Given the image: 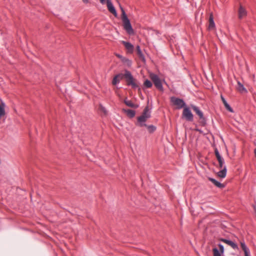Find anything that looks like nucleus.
<instances>
[{
  "mask_svg": "<svg viewBox=\"0 0 256 256\" xmlns=\"http://www.w3.org/2000/svg\"><path fill=\"white\" fill-rule=\"evenodd\" d=\"M150 117L151 111L149 107L146 106L144 108L142 115L138 118L136 126L140 127L146 126L147 124L145 122Z\"/></svg>",
  "mask_w": 256,
  "mask_h": 256,
  "instance_id": "f257e3e1",
  "label": "nucleus"
},
{
  "mask_svg": "<svg viewBox=\"0 0 256 256\" xmlns=\"http://www.w3.org/2000/svg\"><path fill=\"white\" fill-rule=\"evenodd\" d=\"M124 78H125L127 86H131L134 89L138 88L139 90H140V88L137 84L136 80L134 78L132 74L129 70H124Z\"/></svg>",
  "mask_w": 256,
  "mask_h": 256,
  "instance_id": "f03ea898",
  "label": "nucleus"
},
{
  "mask_svg": "<svg viewBox=\"0 0 256 256\" xmlns=\"http://www.w3.org/2000/svg\"><path fill=\"white\" fill-rule=\"evenodd\" d=\"M120 9L122 11V20L123 22L124 28L129 34H134V32L130 20L128 18L124 9L122 6H120Z\"/></svg>",
  "mask_w": 256,
  "mask_h": 256,
  "instance_id": "7ed1b4c3",
  "label": "nucleus"
},
{
  "mask_svg": "<svg viewBox=\"0 0 256 256\" xmlns=\"http://www.w3.org/2000/svg\"><path fill=\"white\" fill-rule=\"evenodd\" d=\"M170 101L172 105L176 106V108L178 110L186 108V104L184 101L182 99L176 96H172L170 98Z\"/></svg>",
  "mask_w": 256,
  "mask_h": 256,
  "instance_id": "20e7f679",
  "label": "nucleus"
},
{
  "mask_svg": "<svg viewBox=\"0 0 256 256\" xmlns=\"http://www.w3.org/2000/svg\"><path fill=\"white\" fill-rule=\"evenodd\" d=\"M192 108L196 114L199 116V122L202 126H205L206 124V120L202 112L200 109V108L196 106H192Z\"/></svg>",
  "mask_w": 256,
  "mask_h": 256,
  "instance_id": "39448f33",
  "label": "nucleus"
},
{
  "mask_svg": "<svg viewBox=\"0 0 256 256\" xmlns=\"http://www.w3.org/2000/svg\"><path fill=\"white\" fill-rule=\"evenodd\" d=\"M150 78L152 81L156 88L160 92L164 91V88L162 81L158 75L152 74H150Z\"/></svg>",
  "mask_w": 256,
  "mask_h": 256,
  "instance_id": "423d86ee",
  "label": "nucleus"
},
{
  "mask_svg": "<svg viewBox=\"0 0 256 256\" xmlns=\"http://www.w3.org/2000/svg\"><path fill=\"white\" fill-rule=\"evenodd\" d=\"M182 116L187 121L192 122L194 120V116L190 108L188 107L184 108Z\"/></svg>",
  "mask_w": 256,
  "mask_h": 256,
  "instance_id": "0eeeda50",
  "label": "nucleus"
},
{
  "mask_svg": "<svg viewBox=\"0 0 256 256\" xmlns=\"http://www.w3.org/2000/svg\"><path fill=\"white\" fill-rule=\"evenodd\" d=\"M214 154L217 158V160H218L220 168H224V166H226L224 165V159L220 154L217 148H216L214 149Z\"/></svg>",
  "mask_w": 256,
  "mask_h": 256,
  "instance_id": "6e6552de",
  "label": "nucleus"
},
{
  "mask_svg": "<svg viewBox=\"0 0 256 256\" xmlns=\"http://www.w3.org/2000/svg\"><path fill=\"white\" fill-rule=\"evenodd\" d=\"M107 7L108 11L116 17L117 16L116 11L110 0H106Z\"/></svg>",
  "mask_w": 256,
  "mask_h": 256,
  "instance_id": "1a4fd4ad",
  "label": "nucleus"
},
{
  "mask_svg": "<svg viewBox=\"0 0 256 256\" xmlns=\"http://www.w3.org/2000/svg\"><path fill=\"white\" fill-rule=\"evenodd\" d=\"M124 74L122 73H119L116 74L113 78L112 80V84L116 86L118 84L120 80L124 78Z\"/></svg>",
  "mask_w": 256,
  "mask_h": 256,
  "instance_id": "9d476101",
  "label": "nucleus"
},
{
  "mask_svg": "<svg viewBox=\"0 0 256 256\" xmlns=\"http://www.w3.org/2000/svg\"><path fill=\"white\" fill-rule=\"evenodd\" d=\"M122 44L124 46L125 48L129 53H132L134 50V46L128 42L122 41Z\"/></svg>",
  "mask_w": 256,
  "mask_h": 256,
  "instance_id": "9b49d317",
  "label": "nucleus"
},
{
  "mask_svg": "<svg viewBox=\"0 0 256 256\" xmlns=\"http://www.w3.org/2000/svg\"><path fill=\"white\" fill-rule=\"evenodd\" d=\"M220 240L221 242H222L224 243H225V244H227L228 245L230 246H231L234 249H238V246L236 244L235 242H234L232 241H231V240H228L224 239V238H220Z\"/></svg>",
  "mask_w": 256,
  "mask_h": 256,
  "instance_id": "f8f14e48",
  "label": "nucleus"
},
{
  "mask_svg": "<svg viewBox=\"0 0 256 256\" xmlns=\"http://www.w3.org/2000/svg\"><path fill=\"white\" fill-rule=\"evenodd\" d=\"M240 246L244 253V256H250V252L248 248L246 245L244 241L240 242Z\"/></svg>",
  "mask_w": 256,
  "mask_h": 256,
  "instance_id": "ddd939ff",
  "label": "nucleus"
},
{
  "mask_svg": "<svg viewBox=\"0 0 256 256\" xmlns=\"http://www.w3.org/2000/svg\"><path fill=\"white\" fill-rule=\"evenodd\" d=\"M247 12L244 8L242 6H240L238 10V18L240 19L246 16Z\"/></svg>",
  "mask_w": 256,
  "mask_h": 256,
  "instance_id": "4468645a",
  "label": "nucleus"
},
{
  "mask_svg": "<svg viewBox=\"0 0 256 256\" xmlns=\"http://www.w3.org/2000/svg\"><path fill=\"white\" fill-rule=\"evenodd\" d=\"M124 102L127 106L132 108H137L139 106L138 104H134L131 100H128L127 98L124 100Z\"/></svg>",
  "mask_w": 256,
  "mask_h": 256,
  "instance_id": "2eb2a0df",
  "label": "nucleus"
},
{
  "mask_svg": "<svg viewBox=\"0 0 256 256\" xmlns=\"http://www.w3.org/2000/svg\"><path fill=\"white\" fill-rule=\"evenodd\" d=\"M5 106L4 102L1 100L0 102V119L6 114Z\"/></svg>",
  "mask_w": 256,
  "mask_h": 256,
  "instance_id": "dca6fc26",
  "label": "nucleus"
},
{
  "mask_svg": "<svg viewBox=\"0 0 256 256\" xmlns=\"http://www.w3.org/2000/svg\"><path fill=\"white\" fill-rule=\"evenodd\" d=\"M136 51H137V54L138 56V57L142 61V62H145L146 61V60H145V57H144V54H142L141 50H140V46H137L136 47Z\"/></svg>",
  "mask_w": 256,
  "mask_h": 256,
  "instance_id": "f3484780",
  "label": "nucleus"
},
{
  "mask_svg": "<svg viewBox=\"0 0 256 256\" xmlns=\"http://www.w3.org/2000/svg\"><path fill=\"white\" fill-rule=\"evenodd\" d=\"M222 170L218 172V175L221 178H224L226 177V167L224 166V168H222Z\"/></svg>",
  "mask_w": 256,
  "mask_h": 256,
  "instance_id": "a211bd4d",
  "label": "nucleus"
},
{
  "mask_svg": "<svg viewBox=\"0 0 256 256\" xmlns=\"http://www.w3.org/2000/svg\"><path fill=\"white\" fill-rule=\"evenodd\" d=\"M215 28V24L213 16L212 14H210L209 18V25H208V29L212 30Z\"/></svg>",
  "mask_w": 256,
  "mask_h": 256,
  "instance_id": "6ab92c4d",
  "label": "nucleus"
},
{
  "mask_svg": "<svg viewBox=\"0 0 256 256\" xmlns=\"http://www.w3.org/2000/svg\"><path fill=\"white\" fill-rule=\"evenodd\" d=\"M125 112L127 116H129L130 118H132L135 116L136 112L132 110H125Z\"/></svg>",
  "mask_w": 256,
  "mask_h": 256,
  "instance_id": "aec40b11",
  "label": "nucleus"
},
{
  "mask_svg": "<svg viewBox=\"0 0 256 256\" xmlns=\"http://www.w3.org/2000/svg\"><path fill=\"white\" fill-rule=\"evenodd\" d=\"M122 62L126 66L130 67L132 64V62L128 58L124 57L122 58Z\"/></svg>",
  "mask_w": 256,
  "mask_h": 256,
  "instance_id": "412c9836",
  "label": "nucleus"
},
{
  "mask_svg": "<svg viewBox=\"0 0 256 256\" xmlns=\"http://www.w3.org/2000/svg\"><path fill=\"white\" fill-rule=\"evenodd\" d=\"M238 90L239 92H247V90L246 89V88L244 87V85L242 84L240 82H238Z\"/></svg>",
  "mask_w": 256,
  "mask_h": 256,
  "instance_id": "4be33fe9",
  "label": "nucleus"
},
{
  "mask_svg": "<svg viewBox=\"0 0 256 256\" xmlns=\"http://www.w3.org/2000/svg\"><path fill=\"white\" fill-rule=\"evenodd\" d=\"M152 86V82L148 80H146L144 82V88H150Z\"/></svg>",
  "mask_w": 256,
  "mask_h": 256,
  "instance_id": "5701e85b",
  "label": "nucleus"
},
{
  "mask_svg": "<svg viewBox=\"0 0 256 256\" xmlns=\"http://www.w3.org/2000/svg\"><path fill=\"white\" fill-rule=\"evenodd\" d=\"M210 180L217 187L222 188L224 187V185L220 182L216 180L215 179L212 178H210Z\"/></svg>",
  "mask_w": 256,
  "mask_h": 256,
  "instance_id": "b1692460",
  "label": "nucleus"
},
{
  "mask_svg": "<svg viewBox=\"0 0 256 256\" xmlns=\"http://www.w3.org/2000/svg\"><path fill=\"white\" fill-rule=\"evenodd\" d=\"M150 133H152L156 130V127L154 125H149L146 126Z\"/></svg>",
  "mask_w": 256,
  "mask_h": 256,
  "instance_id": "393cba45",
  "label": "nucleus"
},
{
  "mask_svg": "<svg viewBox=\"0 0 256 256\" xmlns=\"http://www.w3.org/2000/svg\"><path fill=\"white\" fill-rule=\"evenodd\" d=\"M214 256H221L222 254L220 251L216 248L212 249Z\"/></svg>",
  "mask_w": 256,
  "mask_h": 256,
  "instance_id": "a878e982",
  "label": "nucleus"
},
{
  "mask_svg": "<svg viewBox=\"0 0 256 256\" xmlns=\"http://www.w3.org/2000/svg\"><path fill=\"white\" fill-rule=\"evenodd\" d=\"M224 106L228 110L229 112H233V110L232 108H231V106H230V104L228 103L227 104H226L224 105Z\"/></svg>",
  "mask_w": 256,
  "mask_h": 256,
  "instance_id": "bb28decb",
  "label": "nucleus"
},
{
  "mask_svg": "<svg viewBox=\"0 0 256 256\" xmlns=\"http://www.w3.org/2000/svg\"><path fill=\"white\" fill-rule=\"evenodd\" d=\"M218 247L220 248V250H218L222 254H223L224 252V248L223 246L221 244H219Z\"/></svg>",
  "mask_w": 256,
  "mask_h": 256,
  "instance_id": "cd10ccee",
  "label": "nucleus"
},
{
  "mask_svg": "<svg viewBox=\"0 0 256 256\" xmlns=\"http://www.w3.org/2000/svg\"><path fill=\"white\" fill-rule=\"evenodd\" d=\"M220 98H221L222 101V103L224 104V106L226 104H228L225 98L222 95L220 96Z\"/></svg>",
  "mask_w": 256,
  "mask_h": 256,
  "instance_id": "c85d7f7f",
  "label": "nucleus"
},
{
  "mask_svg": "<svg viewBox=\"0 0 256 256\" xmlns=\"http://www.w3.org/2000/svg\"><path fill=\"white\" fill-rule=\"evenodd\" d=\"M116 56H117L118 58H120L121 60H122V58H124V56H121V55H120V54H116Z\"/></svg>",
  "mask_w": 256,
  "mask_h": 256,
  "instance_id": "c756f323",
  "label": "nucleus"
},
{
  "mask_svg": "<svg viewBox=\"0 0 256 256\" xmlns=\"http://www.w3.org/2000/svg\"><path fill=\"white\" fill-rule=\"evenodd\" d=\"M102 110L104 112L106 113V108L103 107L102 106H100Z\"/></svg>",
  "mask_w": 256,
  "mask_h": 256,
  "instance_id": "7c9ffc66",
  "label": "nucleus"
},
{
  "mask_svg": "<svg viewBox=\"0 0 256 256\" xmlns=\"http://www.w3.org/2000/svg\"><path fill=\"white\" fill-rule=\"evenodd\" d=\"M82 1L84 4H88V0H82Z\"/></svg>",
  "mask_w": 256,
  "mask_h": 256,
  "instance_id": "2f4dec72",
  "label": "nucleus"
},
{
  "mask_svg": "<svg viewBox=\"0 0 256 256\" xmlns=\"http://www.w3.org/2000/svg\"><path fill=\"white\" fill-rule=\"evenodd\" d=\"M254 212L256 214V206H254Z\"/></svg>",
  "mask_w": 256,
  "mask_h": 256,
  "instance_id": "473e14b6",
  "label": "nucleus"
},
{
  "mask_svg": "<svg viewBox=\"0 0 256 256\" xmlns=\"http://www.w3.org/2000/svg\"><path fill=\"white\" fill-rule=\"evenodd\" d=\"M196 131H200V130L198 129H196Z\"/></svg>",
  "mask_w": 256,
  "mask_h": 256,
  "instance_id": "72a5a7b5",
  "label": "nucleus"
}]
</instances>
